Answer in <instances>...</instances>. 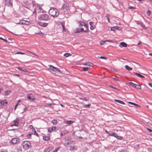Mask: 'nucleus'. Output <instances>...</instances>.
Here are the masks:
<instances>
[{"label": "nucleus", "instance_id": "nucleus-1", "mask_svg": "<svg viewBox=\"0 0 152 152\" xmlns=\"http://www.w3.org/2000/svg\"><path fill=\"white\" fill-rule=\"evenodd\" d=\"M48 70L53 74L56 75V74L61 73L60 70L58 68L54 67L52 65H49V68L48 69Z\"/></svg>", "mask_w": 152, "mask_h": 152}, {"label": "nucleus", "instance_id": "nucleus-2", "mask_svg": "<svg viewBox=\"0 0 152 152\" xmlns=\"http://www.w3.org/2000/svg\"><path fill=\"white\" fill-rule=\"evenodd\" d=\"M49 14L53 17H56L59 14L58 10L55 8H51L49 11Z\"/></svg>", "mask_w": 152, "mask_h": 152}, {"label": "nucleus", "instance_id": "nucleus-3", "mask_svg": "<svg viewBox=\"0 0 152 152\" xmlns=\"http://www.w3.org/2000/svg\"><path fill=\"white\" fill-rule=\"evenodd\" d=\"M38 19L41 21H48L50 20L49 16L46 14H43L39 16Z\"/></svg>", "mask_w": 152, "mask_h": 152}, {"label": "nucleus", "instance_id": "nucleus-4", "mask_svg": "<svg viewBox=\"0 0 152 152\" xmlns=\"http://www.w3.org/2000/svg\"><path fill=\"white\" fill-rule=\"evenodd\" d=\"M22 145L24 149L27 150L31 147V144L29 142L27 141H23L22 143Z\"/></svg>", "mask_w": 152, "mask_h": 152}, {"label": "nucleus", "instance_id": "nucleus-5", "mask_svg": "<svg viewBox=\"0 0 152 152\" xmlns=\"http://www.w3.org/2000/svg\"><path fill=\"white\" fill-rule=\"evenodd\" d=\"M61 9L64 11L66 12L69 10L70 6L68 3L64 4L61 7Z\"/></svg>", "mask_w": 152, "mask_h": 152}, {"label": "nucleus", "instance_id": "nucleus-6", "mask_svg": "<svg viewBox=\"0 0 152 152\" xmlns=\"http://www.w3.org/2000/svg\"><path fill=\"white\" fill-rule=\"evenodd\" d=\"M108 134L109 136L114 137L119 140L123 139L122 137L118 136V134L115 133H109Z\"/></svg>", "mask_w": 152, "mask_h": 152}, {"label": "nucleus", "instance_id": "nucleus-7", "mask_svg": "<svg viewBox=\"0 0 152 152\" xmlns=\"http://www.w3.org/2000/svg\"><path fill=\"white\" fill-rule=\"evenodd\" d=\"M128 84L136 88L139 89L141 88V87L140 85H137L132 82H129L128 83Z\"/></svg>", "mask_w": 152, "mask_h": 152}, {"label": "nucleus", "instance_id": "nucleus-8", "mask_svg": "<svg viewBox=\"0 0 152 152\" xmlns=\"http://www.w3.org/2000/svg\"><path fill=\"white\" fill-rule=\"evenodd\" d=\"M19 23L21 25H28L31 23L29 21H26L24 20H20Z\"/></svg>", "mask_w": 152, "mask_h": 152}, {"label": "nucleus", "instance_id": "nucleus-9", "mask_svg": "<svg viewBox=\"0 0 152 152\" xmlns=\"http://www.w3.org/2000/svg\"><path fill=\"white\" fill-rule=\"evenodd\" d=\"M19 139L16 138H12L11 140V143L13 144H17L19 142Z\"/></svg>", "mask_w": 152, "mask_h": 152}, {"label": "nucleus", "instance_id": "nucleus-10", "mask_svg": "<svg viewBox=\"0 0 152 152\" xmlns=\"http://www.w3.org/2000/svg\"><path fill=\"white\" fill-rule=\"evenodd\" d=\"M27 98L29 100L31 101H34L35 99V96L32 94H30L28 95Z\"/></svg>", "mask_w": 152, "mask_h": 152}, {"label": "nucleus", "instance_id": "nucleus-11", "mask_svg": "<svg viewBox=\"0 0 152 152\" xmlns=\"http://www.w3.org/2000/svg\"><path fill=\"white\" fill-rule=\"evenodd\" d=\"M38 24L41 27H45L47 26L48 24V23L46 22H43L41 21L38 22Z\"/></svg>", "mask_w": 152, "mask_h": 152}, {"label": "nucleus", "instance_id": "nucleus-12", "mask_svg": "<svg viewBox=\"0 0 152 152\" xmlns=\"http://www.w3.org/2000/svg\"><path fill=\"white\" fill-rule=\"evenodd\" d=\"M5 3L6 4H7L8 6L11 7H12V0H6L5 1Z\"/></svg>", "mask_w": 152, "mask_h": 152}, {"label": "nucleus", "instance_id": "nucleus-13", "mask_svg": "<svg viewBox=\"0 0 152 152\" xmlns=\"http://www.w3.org/2000/svg\"><path fill=\"white\" fill-rule=\"evenodd\" d=\"M19 120L18 119H16L13 121V124H12L10 126H18L19 124Z\"/></svg>", "mask_w": 152, "mask_h": 152}, {"label": "nucleus", "instance_id": "nucleus-14", "mask_svg": "<svg viewBox=\"0 0 152 152\" xmlns=\"http://www.w3.org/2000/svg\"><path fill=\"white\" fill-rule=\"evenodd\" d=\"M137 24L140 25L145 30L147 29V28L145 26V25L143 24L142 22L138 21L137 22Z\"/></svg>", "mask_w": 152, "mask_h": 152}, {"label": "nucleus", "instance_id": "nucleus-15", "mask_svg": "<svg viewBox=\"0 0 152 152\" xmlns=\"http://www.w3.org/2000/svg\"><path fill=\"white\" fill-rule=\"evenodd\" d=\"M56 126H53L51 127H49L48 129V132L51 133L53 131H55L56 130Z\"/></svg>", "mask_w": 152, "mask_h": 152}, {"label": "nucleus", "instance_id": "nucleus-16", "mask_svg": "<svg viewBox=\"0 0 152 152\" xmlns=\"http://www.w3.org/2000/svg\"><path fill=\"white\" fill-rule=\"evenodd\" d=\"M84 26L86 28V29L83 31V32H87L89 31L88 26V24L83 23Z\"/></svg>", "mask_w": 152, "mask_h": 152}, {"label": "nucleus", "instance_id": "nucleus-17", "mask_svg": "<svg viewBox=\"0 0 152 152\" xmlns=\"http://www.w3.org/2000/svg\"><path fill=\"white\" fill-rule=\"evenodd\" d=\"M36 10H37L38 12H42L43 11L42 8L39 6H37L35 8Z\"/></svg>", "mask_w": 152, "mask_h": 152}, {"label": "nucleus", "instance_id": "nucleus-18", "mask_svg": "<svg viewBox=\"0 0 152 152\" xmlns=\"http://www.w3.org/2000/svg\"><path fill=\"white\" fill-rule=\"evenodd\" d=\"M7 104V102L5 100L1 101L0 104L2 105H6Z\"/></svg>", "mask_w": 152, "mask_h": 152}, {"label": "nucleus", "instance_id": "nucleus-19", "mask_svg": "<svg viewBox=\"0 0 152 152\" xmlns=\"http://www.w3.org/2000/svg\"><path fill=\"white\" fill-rule=\"evenodd\" d=\"M78 31H77L76 30H74V32L75 33H80L81 32H83V31H84L83 30V28H79V29H78Z\"/></svg>", "mask_w": 152, "mask_h": 152}, {"label": "nucleus", "instance_id": "nucleus-20", "mask_svg": "<svg viewBox=\"0 0 152 152\" xmlns=\"http://www.w3.org/2000/svg\"><path fill=\"white\" fill-rule=\"evenodd\" d=\"M134 75H137V76L138 77L140 78H142L145 77L144 76L141 75L139 73L134 72Z\"/></svg>", "mask_w": 152, "mask_h": 152}, {"label": "nucleus", "instance_id": "nucleus-21", "mask_svg": "<svg viewBox=\"0 0 152 152\" xmlns=\"http://www.w3.org/2000/svg\"><path fill=\"white\" fill-rule=\"evenodd\" d=\"M64 123L66 124H71L74 123V122L72 121H65Z\"/></svg>", "mask_w": 152, "mask_h": 152}, {"label": "nucleus", "instance_id": "nucleus-22", "mask_svg": "<svg viewBox=\"0 0 152 152\" xmlns=\"http://www.w3.org/2000/svg\"><path fill=\"white\" fill-rule=\"evenodd\" d=\"M43 138L44 140L47 141H49L50 139V137L48 136H43Z\"/></svg>", "mask_w": 152, "mask_h": 152}, {"label": "nucleus", "instance_id": "nucleus-23", "mask_svg": "<svg viewBox=\"0 0 152 152\" xmlns=\"http://www.w3.org/2000/svg\"><path fill=\"white\" fill-rule=\"evenodd\" d=\"M114 101L115 102H117L118 103H120L122 104H125V103H124V102H123L119 100H117L116 99H115Z\"/></svg>", "mask_w": 152, "mask_h": 152}, {"label": "nucleus", "instance_id": "nucleus-24", "mask_svg": "<svg viewBox=\"0 0 152 152\" xmlns=\"http://www.w3.org/2000/svg\"><path fill=\"white\" fill-rule=\"evenodd\" d=\"M17 68L18 70H19L25 72H28L27 70L25 69H23V68H20V67H17Z\"/></svg>", "mask_w": 152, "mask_h": 152}, {"label": "nucleus", "instance_id": "nucleus-25", "mask_svg": "<svg viewBox=\"0 0 152 152\" xmlns=\"http://www.w3.org/2000/svg\"><path fill=\"white\" fill-rule=\"evenodd\" d=\"M93 64L92 63L90 62H87L84 64V65H88L89 66H93Z\"/></svg>", "mask_w": 152, "mask_h": 152}, {"label": "nucleus", "instance_id": "nucleus-26", "mask_svg": "<svg viewBox=\"0 0 152 152\" xmlns=\"http://www.w3.org/2000/svg\"><path fill=\"white\" fill-rule=\"evenodd\" d=\"M120 45L122 47H126L127 46V44L125 42H122L120 43Z\"/></svg>", "mask_w": 152, "mask_h": 152}, {"label": "nucleus", "instance_id": "nucleus-27", "mask_svg": "<svg viewBox=\"0 0 152 152\" xmlns=\"http://www.w3.org/2000/svg\"><path fill=\"white\" fill-rule=\"evenodd\" d=\"M11 92V91L9 90H7L5 92V95L7 96L9 95Z\"/></svg>", "mask_w": 152, "mask_h": 152}, {"label": "nucleus", "instance_id": "nucleus-28", "mask_svg": "<svg viewBox=\"0 0 152 152\" xmlns=\"http://www.w3.org/2000/svg\"><path fill=\"white\" fill-rule=\"evenodd\" d=\"M125 67L126 69L128 70H132V68L127 65L125 66Z\"/></svg>", "mask_w": 152, "mask_h": 152}, {"label": "nucleus", "instance_id": "nucleus-29", "mask_svg": "<svg viewBox=\"0 0 152 152\" xmlns=\"http://www.w3.org/2000/svg\"><path fill=\"white\" fill-rule=\"evenodd\" d=\"M64 56L66 57H68L69 56H71V54H70V53H65V54H64Z\"/></svg>", "mask_w": 152, "mask_h": 152}, {"label": "nucleus", "instance_id": "nucleus-30", "mask_svg": "<svg viewBox=\"0 0 152 152\" xmlns=\"http://www.w3.org/2000/svg\"><path fill=\"white\" fill-rule=\"evenodd\" d=\"M89 70V68L88 67H83V71H88Z\"/></svg>", "mask_w": 152, "mask_h": 152}, {"label": "nucleus", "instance_id": "nucleus-31", "mask_svg": "<svg viewBox=\"0 0 152 152\" xmlns=\"http://www.w3.org/2000/svg\"><path fill=\"white\" fill-rule=\"evenodd\" d=\"M52 123L53 125L56 124H57V121L56 120H53L52 121Z\"/></svg>", "mask_w": 152, "mask_h": 152}, {"label": "nucleus", "instance_id": "nucleus-32", "mask_svg": "<svg viewBox=\"0 0 152 152\" xmlns=\"http://www.w3.org/2000/svg\"><path fill=\"white\" fill-rule=\"evenodd\" d=\"M91 105V104H86V105H84L83 107H88V108H89V107Z\"/></svg>", "mask_w": 152, "mask_h": 152}, {"label": "nucleus", "instance_id": "nucleus-33", "mask_svg": "<svg viewBox=\"0 0 152 152\" xmlns=\"http://www.w3.org/2000/svg\"><path fill=\"white\" fill-rule=\"evenodd\" d=\"M18 152H22V150L20 147H18L17 148Z\"/></svg>", "mask_w": 152, "mask_h": 152}, {"label": "nucleus", "instance_id": "nucleus-34", "mask_svg": "<svg viewBox=\"0 0 152 152\" xmlns=\"http://www.w3.org/2000/svg\"><path fill=\"white\" fill-rule=\"evenodd\" d=\"M107 41L109 42H113V41L112 40H111V39H107V40H105L104 41V42H105Z\"/></svg>", "mask_w": 152, "mask_h": 152}, {"label": "nucleus", "instance_id": "nucleus-35", "mask_svg": "<svg viewBox=\"0 0 152 152\" xmlns=\"http://www.w3.org/2000/svg\"><path fill=\"white\" fill-rule=\"evenodd\" d=\"M118 27H112L111 28V31H114L115 29H117Z\"/></svg>", "mask_w": 152, "mask_h": 152}, {"label": "nucleus", "instance_id": "nucleus-36", "mask_svg": "<svg viewBox=\"0 0 152 152\" xmlns=\"http://www.w3.org/2000/svg\"><path fill=\"white\" fill-rule=\"evenodd\" d=\"M26 137L28 139H30L31 137V134H28L27 135Z\"/></svg>", "mask_w": 152, "mask_h": 152}, {"label": "nucleus", "instance_id": "nucleus-37", "mask_svg": "<svg viewBox=\"0 0 152 152\" xmlns=\"http://www.w3.org/2000/svg\"><path fill=\"white\" fill-rule=\"evenodd\" d=\"M15 54H21L22 55H24L25 54V53H23L22 52H17L15 53Z\"/></svg>", "mask_w": 152, "mask_h": 152}, {"label": "nucleus", "instance_id": "nucleus-38", "mask_svg": "<svg viewBox=\"0 0 152 152\" xmlns=\"http://www.w3.org/2000/svg\"><path fill=\"white\" fill-rule=\"evenodd\" d=\"M151 12L149 10L147 12V14L148 16H150L151 14Z\"/></svg>", "mask_w": 152, "mask_h": 152}, {"label": "nucleus", "instance_id": "nucleus-39", "mask_svg": "<svg viewBox=\"0 0 152 152\" xmlns=\"http://www.w3.org/2000/svg\"><path fill=\"white\" fill-rule=\"evenodd\" d=\"M62 26L63 28V31H65V27L64 26V25L63 24H62Z\"/></svg>", "mask_w": 152, "mask_h": 152}, {"label": "nucleus", "instance_id": "nucleus-40", "mask_svg": "<svg viewBox=\"0 0 152 152\" xmlns=\"http://www.w3.org/2000/svg\"><path fill=\"white\" fill-rule=\"evenodd\" d=\"M74 147L73 146H71L70 147V151H73L74 150Z\"/></svg>", "mask_w": 152, "mask_h": 152}, {"label": "nucleus", "instance_id": "nucleus-41", "mask_svg": "<svg viewBox=\"0 0 152 152\" xmlns=\"http://www.w3.org/2000/svg\"><path fill=\"white\" fill-rule=\"evenodd\" d=\"M79 99H80L83 100L85 101H88V100L86 98H80Z\"/></svg>", "mask_w": 152, "mask_h": 152}, {"label": "nucleus", "instance_id": "nucleus-42", "mask_svg": "<svg viewBox=\"0 0 152 152\" xmlns=\"http://www.w3.org/2000/svg\"><path fill=\"white\" fill-rule=\"evenodd\" d=\"M95 28V27L94 26L92 25V26H91L90 27V28L91 29V30H93V29H94Z\"/></svg>", "mask_w": 152, "mask_h": 152}, {"label": "nucleus", "instance_id": "nucleus-43", "mask_svg": "<svg viewBox=\"0 0 152 152\" xmlns=\"http://www.w3.org/2000/svg\"><path fill=\"white\" fill-rule=\"evenodd\" d=\"M52 104H46L45 105V107H51Z\"/></svg>", "mask_w": 152, "mask_h": 152}, {"label": "nucleus", "instance_id": "nucleus-44", "mask_svg": "<svg viewBox=\"0 0 152 152\" xmlns=\"http://www.w3.org/2000/svg\"><path fill=\"white\" fill-rule=\"evenodd\" d=\"M113 80H114L115 81H120V80H118V79L117 78H116L115 77H113Z\"/></svg>", "mask_w": 152, "mask_h": 152}, {"label": "nucleus", "instance_id": "nucleus-45", "mask_svg": "<svg viewBox=\"0 0 152 152\" xmlns=\"http://www.w3.org/2000/svg\"><path fill=\"white\" fill-rule=\"evenodd\" d=\"M129 9H136L135 7H129Z\"/></svg>", "mask_w": 152, "mask_h": 152}, {"label": "nucleus", "instance_id": "nucleus-46", "mask_svg": "<svg viewBox=\"0 0 152 152\" xmlns=\"http://www.w3.org/2000/svg\"><path fill=\"white\" fill-rule=\"evenodd\" d=\"M0 39H1V40H3V41H4L5 42H7V40L6 39H4L3 38L1 37H0Z\"/></svg>", "mask_w": 152, "mask_h": 152}, {"label": "nucleus", "instance_id": "nucleus-47", "mask_svg": "<svg viewBox=\"0 0 152 152\" xmlns=\"http://www.w3.org/2000/svg\"><path fill=\"white\" fill-rule=\"evenodd\" d=\"M99 58L101 59H107V58H106L104 56H101L99 57Z\"/></svg>", "mask_w": 152, "mask_h": 152}, {"label": "nucleus", "instance_id": "nucleus-48", "mask_svg": "<svg viewBox=\"0 0 152 152\" xmlns=\"http://www.w3.org/2000/svg\"><path fill=\"white\" fill-rule=\"evenodd\" d=\"M29 127L30 129H33L34 128V127H33V126H32V125H30L29 126Z\"/></svg>", "mask_w": 152, "mask_h": 152}, {"label": "nucleus", "instance_id": "nucleus-49", "mask_svg": "<svg viewBox=\"0 0 152 152\" xmlns=\"http://www.w3.org/2000/svg\"><path fill=\"white\" fill-rule=\"evenodd\" d=\"M148 85L149 86L152 88V83H148Z\"/></svg>", "mask_w": 152, "mask_h": 152}, {"label": "nucleus", "instance_id": "nucleus-50", "mask_svg": "<svg viewBox=\"0 0 152 152\" xmlns=\"http://www.w3.org/2000/svg\"><path fill=\"white\" fill-rule=\"evenodd\" d=\"M60 148L59 147H57V148H56L55 150L57 152L59 150Z\"/></svg>", "mask_w": 152, "mask_h": 152}, {"label": "nucleus", "instance_id": "nucleus-51", "mask_svg": "<svg viewBox=\"0 0 152 152\" xmlns=\"http://www.w3.org/2000/svg\"><path fill=\"white\" fill-rule=\"evenodd\" d=\"M27 51V52H30V53H31L33 54H34V55H35V56H37V55H36L35 53H32V52H30V51H28V50Z\"/></svg>", "mask_w": 152, "mask_h": 152}, {"label": "nucleus", "instance_id": "nucleus-52", "mask_svg": "<svg viewBox=\"0 0 152 152\" xmlns=\"http://www.w3.org/2000/svg\"><path fill=\"white\" fill-rule=\"evenodd\" d=\"M69 144V142H67V143H65L64 145L66 146H67Z\"/></svg>", "mask_w": 152, "mask_h": 152}, {"label": "nucleus", "instance_id": "nucleus-53", "mask_svg": "<svg viewBox=\"0 0 152 152\" xmlns=\"http://www.w3.org/2000/svg\"><path fill=\"white\" fill-rule=\"evenodd\" d=\"M89 23L90 26H92V25L93 24V22H90Z\"/></svg>", "mask_w": 152, "mask_h": 152}, {"label": "nucleus", "instance_id": "nucleus-54", "mask_svg": "<svg viewBox=\"0 0 152 152\" xmlns=\"http://www.w3.org/2000/svg\"><path fill=\"white\" fill-rule=\"evenodd\" d=\"M147 129L150 132H151L152 131V130L151 129L148 128H147Z\"/></svg>", "mask_w": 152, "mask_h": 152}, {"label": "nucleus", "instance_id": "nucleus-55", "mask_svg": "<svg viewBox=\"0 0 152 152\" xmlns=\"http://www.w3.org/2000/svg\"><path fill=\"white\" fill-rule=\"evenodd\" d=\"M18 103H17L15 105V108H14V110H15L16 109V107H17V106L18 105Z\"/></svg>", "mask_w": 152, "mask_h": 152}, {"label": "nucleus", "instance_id": "nucleus-56", "mask_svg": "<svg viewBox=\"0 0 152 152\" xmlns=\"http://www.w3.org/2000/svg\"><path fill=\"white\" fill-rule=\"evenodd\" d=\"M129 103L131 104L134 105V104H135V103L131 102H129Z\"/></svg>", "mask_w": 152, "mask_h": 152}, {"label": "nucleus", "instance_id": "nucleus-57", "mask_svg": "<svg viewBox=\"0 0 152 152\" xmlns=\"http://www.w3.org/2000/svg\"><path fill=\"white\" fill-rule=\"evenodd\" d=\"M32 131L34 132H36V131L35 129L34 128H33V129H32Z\"/></svg>", "mask_w": 152, "mask_h": 152}, {"label": "nucleus", "instance_id": "nucleus-58", "mask_svg": "<svg viewBox=\"0 0 152 152\" xmlns=\"http://www.w3.org/2000/svg\"><path fill=\"white\" fill-rule=\"evenodd\" d=\"M142 43V42H141L140 41L138 43V45H141Z\"/></svg>", "mask_w": 152, "mask_h": 152}, {"label": "nucleus", "instance_id": "nucleus-59", "mask_svg": "<svg viewBox=\"0 0 152 152\" xmlns=\"http://www.w3.org/2000/svg\"><path fill=\"white\" fill-rule=\"evenodd\" d=\"M37 34H42V35H43V34L41 31H40L39 33Z\"/></svg>", "mask_w": 152, "mask_h": 152}, {"label": "nucleus", "instance_id": "nucleus-60", "mask_svg": "<svg viewBox=\"0 0 152 152\" xmlns=\"http://www.w3.org/2000/svg\"><path fill=\"white\" fill-rule=\"evenodd\" d=\"M3 90V88H0V93H1V92Z\"/></svg>", "mask_w": 152, "mask_h": 152}, {"label": "nucleus", "instance_id": "nucleus-61", "mask_svg": "<svg viewBox=\"0 0 152 152\" xmlns=\"http://www.w3.org/2000/svg\"><path fill=\"white\" fill-rule=\"evenodd\" d=\"M105 42H104V41L103 42H102L100 43V44L101 45H103L104 44V43Z\"/></svg>", "mask_w": 152, "mask_h": 152}, {"label": "nucleus", "instance_id": "nucleus-62", "mask_svg": "<svg viewBox=\"0 0 152 152\" xmlns=\"http://www.w3.org/2000/svg\"><path fill=\"white\" fill-rule=\"evenodd\" d=\"M134 105L137 107H140V106L138 104H134Z\"/></svg>", "mask_w": 152, "mask_h": 152}, {"label": "nucleus", "instance_id": "nucleus-63", "mask_svg": "<svg viewBox=\"0 0 152 152\" xmlns=\"http://www.w3.org/2000/svg\"><path fill=\"white\" fill-rule=\"evenodd\" d=\"M14 75H15V76H17L18 77H19V75H18V74H15Z\"/></svg>", "mask_w": 152, "mask_h": 152}, {"label": "nucleus", "instance_id": "nucleus-64", "mask_svg": "<svg viewBox=\"0 0 152 152\" xmlns=\"http://www.w3.org/2000/svg\"><path fill=\"white\" fill-rule=\"evenodd\" d=\"M110 86L111 87H112V88H115V89H117L116 88H115L114 87H113V86Z\"/></svg>", "mask_w": 152, "mask_h": 152}]
</instances>
